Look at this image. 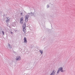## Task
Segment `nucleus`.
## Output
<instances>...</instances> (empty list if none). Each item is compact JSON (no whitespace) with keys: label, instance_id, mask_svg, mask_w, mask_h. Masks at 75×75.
Wrapping results in <instances>:
<instances>
[{"label":"nucleus","instance_id":"obj_22","mask_svg":"<svg viewBox=\"0 0 75 75\" xmlns=\"http://www.w3.org/2000/svg\"><path fill=\"white\" fill-rule=\"evenodd\" d=\"M50 4H51V3H50Z\"/></svg>","mask_w":75,"mask_h":75},{"label":"nucleus","instance_id":"obj_20","mask_svg":"<svg viewBox=\"0 0 75 75\" xmlns=\"http://www.w3.org/2000/svg\"><path fill=\"white\" fill-rule=\"evenodd\" d=\"M4 16H5V14L4 15H3V17H4Z\"/></svg>","mask_w":75,"mask_h":75},{"label":"nucleus","instance_id":"obj_17","mask_svg":"<svg viewBox=\"0 0 75 75\" xmlns=\"http://www.w3.org/2000/svg\"><path fill=\"white\" fill-rule=\"evenodd\" d=\"M21 16H23V13H21Z\"/></svg>","mask_w":75,"mask_h":75},{"label":"nucleus","instance_id":"obj_15","mask_svg":"<svg viewBox=\"0 0 75 75\" xmlns=\"http://www.w3.org/2000/svg\"><path fill=\"white\" fill-rule=\"evenodd\" d=\"M49 7H50V6L49 5L47 4V8H49Z\"/></svg>","mask_w":75,"mask_h":75},{"label":"nucleus","instance_id":"obj_11","mask_svg":"<svg viewBox=\"0 0 75 75\" xmlns=\"http://www.w3.org/2000/svg\"><path fill=\"white\" fill-rule=\"evenodd\" d=\"M43 40L44 41H47V39L46 38H45L43 39Z\"/></svg>","mask_w":75,"mask_h":75},{"label":"nucleus","instance_id":"obj_9","mask_svg":"<svg viewBox=\"0 0 75 75\" xmlns=\"http://www.w3.org/2000/svg\"><path fill=\"white\" fill-rule=\"evenodd\" d=\"M23 31L24 33H25L26 31V29L25 28H23Z\"/></svg>","mask_w":75,"mask_h":75},{"label":"nucleus","instance_id":"obj_14","mask_svg":"<svg viewBox=\"0 0 75 75\" xmlns=\"http://www.w3.org/2000/svg\"><path fill=\"white\" fill-rule=\"evenodd\" d=\"M60 71V70L59 69L58 70L57 72V74H59V72Z\"/></svg>","mask_w":75,"mask_h":75},{"label":"nucleus","instance_id":"obj_2","mask_svg":"<svg viewBox=\"0 0 75 75\" xmlns=\"http://www.w3.org/2000/svg\"><path fill=\"white\" fill-rule=\"evenodd\" d=\"M16 59L17 61H20L21 60V57L20 56H18L16 57Z\"/></svg>","mask_w":75,"mask_h":75},{"label":"nucleus","instance_id":"obj_12","mask_svg":"<svg viewBox=\"0 0 75 75\" xmlns=\"http://www.w3.org/2000/svg\"><path fill=\"white\" fill-rule=\"evenodd\" d=\"M52 74L53 75H55V72H54V71L53 70L52 71Z\"/></svg>","mask_w":75,"mask_h":75},{"label":"nucleus","instance_id":"obj_10","mask_svg":"<svg viewBox=\"0 0 75 75\" xmlns=\"http://www.w3.org/2000/svg\"><path fill=\"white\" fill-rule=\"evenodd\" d=\"M39 52H40V53H41V54H42V53L43 52H42V50H40Z\"/></svg>","mask_w":75,"mask_h":75},{"label":"nucleus","instance_id":"obj_6","mask_svg":"<svg viewBox=\"0 0 75 75\" xmlns=\"http://www.w3.org/2000/svg\"><path fill=\"white\" fill-rule=\"evenodd\" d=\"M24 42L26 44V43H27V38H26L25 37L24 39Z\"/></svg>","mask_w":75,"mask_h":75},{"label":"nucleus","instance_id":"obj_21","mask_svg":"<svg viewBox=\"0 0 75 75\" xmlns=\"http://www.w3.org/2000/svg\"><path fill=\"white\" fill-rule=\"evenodd\" d=\"M25 13H26V12H25Z\"/></svg>","mask_w":75,"mask_h":75},{"label":"nucleus","instance_id":"obj_18","mask_svg":"<svg viewBox=\"0 0 75 75\" xmlns=\"http://www.w3.org/2000/svg\"><path fill=\"white\" fill-rule=\"evenodd\" d=\"M11 34H13V32H11Z\"/></svg>","mask_w":75,"mask_h":75},{"label":"nucleus","instance_id":"obj_7","mask_svg":"<svg viewBox=\"0 0 75 75\" xmlns=\"http://www.w3.org/2000/svg\"><path fill=\"white\" fill-rule=\"evenodd\" d=\"M23 28H25L26 27V26L25 25V23H24L23 25Z\"/></svg>","mask_w":75,"mask_h":75},{"label":"nucleus","instance_id":"obj_3","mask_svg":"<svg viewBox=\"0 0 75 75\" xmlns=\"http://www.w3.org/2000/svg\"><path fill=\"white\" fill-rule=\"evenodd\" d=\"M23 17H22L21 18L20 21V23L21 24H23V22H24V20H23Z\"/></svg>","mask_w":75,"mask_h":75},{"label":"nucleus","instance_id":"obj_13","mask_svg":"<svg viewBox=\"0 0 75 75\" xmlns=\"http://www.w3.org/2000/svg\"><path fill=\"white\" fill-rule=\"evenodd\" d=\"M8 45L9 47V48H11V46H10V44H9V43L8 44Z\"/></svg>","mask_w":75,"mask_h":75},{"label":"nucleus","instance_id":"obj_5","mask_svg":"<svg viewBox=\"0 0 75 75\" xmlns=\"http://www.w3.org/2000/svg\"><path fill=\"white\" fill-rule=\"evenodd\" d=\"M34 13L31 12L30 13H28V14H29L31 16H34Z\"/></svg>","mask_w":75,"mask_h":75},{"label":"nucleus","instance_id":"obj_8","mask_svg":"<svg viewBox=\"0 0 75 75\" xmlns=\"http://www.w3.org/2000/svg\"><path fill=\"white\" fill-rule=\"evenodd\" d=\"M6 18L7 20H6V23H8V22H9V21H10V20L8 19V18Z\"/></svg>","mask_w":75,"mask_h":75},{"label":"nucleus","instance_id":"obj_4","mask_svg":"<svg viewBox=\"0 0 75 75\" xmlns=\"http://www.w3.org/2000/svg\"><path fill=\"white\" fill-rule=\"evenodd\" d=\"M59 70L60 71V72H64V71L63 70V68L62 67H61L59 68Z\"/></svg>","mask_w":75,"mask_h":75},{"label":"nucleus","instance_id":"obj_16","mask_svg":"<svg viewBox=\"0 0 75 75\" xmlns=\"http://www.w3.org/2000/svg\"><path fill=\"white\" fill-rule=\"evenodd\" d=\"M2 33L3 35H4V31H2Z\"/></svg>","mask_w":75,"mask_h":75},{"label":"nucleus","instance_id":"obj_1","mask_svg":"<svg viewBox=\"0 0 75 75\" xmlns=\"http://www.w3.org/2000/svg\"><path fill=\"white\" fill-rule=\"evenodd\" d=\"M29 18V15L27 14L25 16V22H27L28 20V18Z\"/></svg>","mask_w":75,"mask_h":75},{"label":"nucleus","instance_id":"obj_19","mask_svg":"<svg viewBox=\"0 0 75 75\" xmlns=\"http://www.w3.org/2000/svg\"><path fill=\"white\" fill-rule=\"evenodd\" d=\"M1 31L0 30V34H1Z\"/></svg>","mask_w":75,"mask_h":75}]
</instances>
